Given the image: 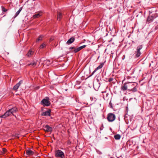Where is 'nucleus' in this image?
<instances>
[{"instance_id": "nucleus-21", "label": "nucleus", "mask_w": 158, "mask_h": 158, "mask_svg": "<svg viewBox=\"0 0 158 158\" xmlns=\"http://www.w3.org/2000/svg\"><path fill=\"white\" fill-rule=\"evenodd\" d=\"M7 150L4 148H2V153L3 154H5V153L7 152Z\"/></svg>"}, {"instance_id": "nucleus-29", "label": "nucleus", "mask_w": 158, "mask_h": 158, "mask_svg": "<svg viewBox=\"0 0 158 158\" xmlns=\"http://www.w3.org/2000/svg\"><path fill=\"white\" fill-rule=\"evenodd\" d=\"M75 49L74 47H71L69 48V49Z\"/></svg>"}, {"instance_id": "nucleus-1", "label": "nucleus", "mask_w": 158, "mask_h": 158, "mask_svg": "<svg viewBox=\"0 0 158 158\" xmlns=\"http://www.w3.org/2000/svg\"><path fill=\"white\" fill-rule=\"evenodd\" d=\"M138 85L137 83L128 81L122 85L121 89L123 91L127 90L129 91L135 92L137 91Z\"/></svg>"}, {"instance_id": "nucleus-20", "label": "nucleus", "mask_w": 158, "mask_h": 158, "mask_svg": "<svg viewBox=\"0 0 158 158\" xmlns=\"http://www.w3.org/2000/svg\"><path fill=\"white\" fill-rule=\"evenodd\" d=\"M43 38V35H40L38 39H36V41L38 42L39 41H40L42 40V38Z\"/></svg>"}, {"instance_id": "nucleus-18", "label": "nucleus", "mask_w": 158, "mask_h": 158, "mask_svg": "<svg viewBox=\"0 0 158 158\" xmlns=\"http://www.w3.org/2000/svg\"><path fill=\"white\" fill-rule=\"evenodd\" d=\"M153 18L152 16H149L148 18L147 21L149 23H150L153 21Z\"/></svg>"}, {"instance_id": "nucleus-27", "label": "nucleus", "mask_w": 158, "mask_h": 158, "mask_svg": "<svg viewBox=\"0 0 158 158\" xmlns=\"http://www.w3.org/2000/svg\"><path fill=\"white\" fill-rule=\"evenodd\" d=\"M104 127L103 124L100 127V131H102Z\"/></svg>"}, {"instance_id": "nucleus-16", "label": "nucleus", "mask_w": 158, "mask_h": 158, "mask_svg": "<svg viewBox=\"0 0 158 158\" xmlns=\"http://www.w3.org/2000/svg\"><path fill=\"white\" fill-rule=\"evenodd\" d=\"M36 64H37L36 61H32V62L31 63H30V64H27V65L28 66H29L30 65H31L33 67H35L36 65Z\"/></svg>"}, {"instance_id": "nucleus-6", "label": "nucleus", "mask_w": 158, "mask_h": 158, "mask_svg": "<svg viewBox=\"0 0 158 158\" xmlns=\"http://www.w3.org/2000/svg\"><path fill=\"white\" fill-rule=\"evenodd\" d=\"M10 111V110L6 111L4 114L0 116V118H6L10 116L11 114V112Z\"/></svg>"}, {"instance_id": "nucleus-24", "label": "nucleus", "mask_w": 158, "mask_h": 158, "mask_svg": "<svg viewBox=\"0 0 158 158\" xmlns=\"http://www.w3.org/2000/svg\"><path fill=\"white\" fill-rule=\"evenodd\" d=\"M2 11L3 12H5L7 11V10L4 7L2 6Z\"/></svg>"}, {"instance_id": "nucleus-22", "label": "nucleus", "mask_w": 158, "mask_h": 158, "mask_svg": "<svg viewBox=\"0 0 158 158\" xmlns=\"http://www.w3.org/2000/svg\"><path fill=\"white\" fill-rule=\"evenodd\" d=\"M46 44L44 43L42 44L40 46V49L43 48L44 47H46Z\"/></svg>"}, {"instance_id": "nucleus-9", "label": "nucleus", "mask_w": 158, "mask_h": 158, "mask_svg": "<svg viewBox=\"0 0 158 158\" xmlns=\"http://www.w3.org/2000/svg\"><path fill=\"white\" fill-rule=\"evenodd\" d=\"M23 81L21 80L19 82L17 83L16 85H15L13 87V89L14 90H16L17 89L19 86L21 85L23 83Z\"/></svg>"}, {"instance_id": "nucleus-5", "label": "nucleus", "mask_w": 158, "mask_h": 158, "mask_svg": "<svg viewBox=\"0 0 158 158\" xmlns=\"http://www.w3.org/2000/svg\"><path fill=\"white\" fill-rule=\"evenodd\" d=\"M142 45H139L137 47L136 51H135V56L136 57H139L141 55V53L140 50L142 48Z\"/></svg>"}, {"instance_id": "nucleus-28", "label": "nucleus", "mask_w": 158, "mask_h": 158, "mask_svg": "<svg viewBox=\"0 0 158 158\" xmlns=\"http://www.w3.org/2000/svg\"><path fill=\"white\" fill-rule=\"evenodd\" d=\"M113 80V78H109V79H108V81L109 82H111V81H112Z\"/></svg>"}, {"instance_id": "nucleus-25", "label": "nucleus", "mask_w": 158, "mask_h": 158, "mask_svg": "<svg viewBox=\"0 0 158 158\" xmlns=\"http://www.w3.org/2000/svg\"><path fill=\"white\" fill-rule=\"evenodd\" d=\"M79 51H80L78 48H75L74 49V52H75V53H77V52H79Z\"/></svg>"}, {"instance_id": "nucleus-23", "label": "nucleus", "mask_w": 158, "mask_h": 158, "mask_svg": "<svg viewBox=\"0 0 158 158\" xmlns=\"http://www.w3.org/2000/svg\"><path fill=\"white\" fill-rule=\"evenodd\" d=\"M86 47V45H83L82 46H80L79 47H78V48L79 50H81L83 48H85V47Z\"/></svg>"}, {"instance_id": "nucleus-4", "label": "nucleus", "mask_w": 158, "mask_h": 158, "mask_svg": "<svg viewBox=\"0 0 158 158\" xmlns=\"http://www.w3.org/2000/svg\"><path fill=\"white\" fill-rule=\"evenodd\" d=\"M49 98L46 97V99H43L41 102V104L44 106H49L50 105V102L49 100Z\"/></svg>"}, {"instance_id": "nucleus-31", "label": "nucleus", "mask_w": 158, "mask_h": 158, "mask_svg": "<svg viewBox=\"0 0 158 158\" xmlns=\"http://www.w3.org/2000/svg\"><path fill=\"white\" fill-rule=\"evenodd\" d=\"M52 40H53V39L52 38H50V41Z\"/></svg>"}, {"instance_id": "nucleus-10", "label": "nucleus", "mask_w": 158, "mask_h": 158, "mask_svg": "<svg viewBox=\"0 0 158 158\" xmlns=\"http://www.w3.org/2000/svg\"><path fill=\"white\" fill-rule=\"evenodd\" d=\"M51 110L48 109L47 111L42 113L41 115L42 116H49L50 115Z\"/></svg>"}, {"instance_id": "nucleus-8", "label": "nucleus", "mask_w": 158, "mask_h": 158, "mask_svg": "<svg viewBox=\"0 0 158 158\" xmlns=\"http://www.w3.org/2000/svg\"><path fill=\"white\" fill-rule=\"evenodd\" d=\"M104 64V63H101L100 64V65L98 67L95 69V70L93 72V73H92V74L89 76V77L93 75L94 74V73L98 70L99 69H101L102 67L103 66V65Z\"/></svg>"}, {"instance_id": "nucleus-26", "label": "nucleus", "mask_w": 158, "mask_h": 158, "mask_svg": "<svg viewBox=\"0 0 158 158\" xmlns=\"http://www.w3.org/2000/svg\"><path fill=\"white\" fill-rule=\"evenodd\" d=\"M20 12L19 11H18L15 14V16L14 17V18H16L19 14Z\"/></svg>"}, {"instance_id": "nucleus-13", "label": "nucleus", "mask_w": 158, "mask_h": 158, "mask_svg": "<svg viewBox=\"0 0 158 158\" xmlns=\"http://www.w3.org/2000/svg\"><path fill=\"white\" fill-rule=\"evenodd\" d=\"M42 15V13L41 12H39L38 13L35 14L33 15V17L34 19H36L39 18L40 16Z\"/></svg>"}, {"instance_id": "nucleus-15", "label": "nucleus", "mask_w": 158, "mask_h": 158, "mask_svg": "<svg viewBox=\"0 0 158 158\" xmlns=\"http://www.w3.org/2000/svg\"><path fill=\"white\" fill-rule=\"evenodd\" d=\"M62 14L60 12H58L57 14V19L59 21L62 18Z\"/></svg>"}, {"instance_id": "nucleus-32", "label": "nucleus", "mask_w": 158, "mask_h": 158, "mask_svg": "<svg viewBox=\"0 0 158 158\" xmlns=\"http://www.w3.org/2000/svg\"><path fill=\"white\" fill-rule=\"evenodd\" d=\"M108 95V94H106V96H107Z\"/></svg>"}, {"instance_id": "nucleus-12", "label": "nucleus", "mask_w": 158, "mask_h": 158, "mask_svg": "<svg viewBox=\"0 0 158 158\" xmlns=\"http://www.w3.org/2000/svg\"><path fill=\"white\" fill-rule=\"evenodd\" d=\"M26 153L28 156L32 155L34 154V152L30 149H28L26 150Z\"/></svg>"}, {"instance_id": "nucleus-14", "label": "nucleus", "mask_w": 158, "mask_h": 158, "mask_svg": "<svg viewBox=\"0 0 158 158\" xmlns=\"http://www.w3.org/2000/svg\"><path fill=\"white\" fill-rule=\"evenodd\" d=\"M34 54V52L31 49H30L27 53L26 56L28 57H31Z\"/></svg>"}, {"instance_id": "nucleus-19", "label": "nucleus", "mask_w": 158, "mask_h": 158, "mask_svg": "<svg viewBox=\"0 0 158 158\" xmlns=\"http://www.w3.org/2000/svg\"><path fill=\"white\" fill-rule=\"evenodd\" d=\"M114 138L115 139L118 140L121 138V135L119 134H117L114 135Z\"/></svg>"}, {"instance_id": "nucleus-17", "label": "nucleus", "mask_w": 158, "mask_h": 158, "mask_svg": "<svg viewBox=\"0 0 158 158\" xmlns=\"http://www.w3.org/2000/svg\"><path fill=\"white\" fill-rule=\"evenodd\" d=\"M10 111L11 112V114H13L14 113L16 112L17 110V108L15 107H13L11 109H9Z\"/></svg>"}, {"instance_id": "nucleus-3", "label": "nucleus", "mask_w": 158, "mask_h": 158, "mask_svg": "<svg viewBox=\"0 0 158 158\" xmlns=\"http://www.w3.org/2000/svg\"><path fill=\"white\" fill-rule=\"evenodd\" d=\"M115 116L114 114L109 113L107 115V119L109 122H112L115 120Z\"/></svg>"}, {"instance_id": "nucleus-30", "label": "nucleus", "mask_w": 158, "mask_h": 158, "mask_svg": "<svg viewBox=\"0 0 158 158\" xmlns=\"http://www.w3.org/2000/svg\"><path fill=\"white\" fill-rule=\"evenodd\" d=\"M22 7H21L19 8V10L18 11H19L20 12V11H21V10H22Z\"/></svg>"}, {"instance_id": "nucleus-7", "label": "nucleus", "mask_w": 158, "mask_h": 158, "mask_svg": "<svg viewBox=\"0 0 158 158\" xmlns=\"http://www.w3.org/2000/svg\"><path fill=\"white\" fill-rule=\"evenodd\" d=\"M44 130L47 132H51L52 130V128L48 125H47L44 127Z\"/></svg>"}, {"instance_id": "nucleus-2", "label": "nucleus", "mask_w": 158, "mask_h": 158, "mask_svg": "<svg viewBox=\"0 0 158 158\" xmlns=\"http://www.w3.org/2000/svg\"><path fill=\"white\" fill-rule=\"evenodd\" d=\"M55 156L56 157H59L61 158H65L64 152L61 150H58L55 151Z\"/></svg>"}, {"instance_id": "nucleus-11", "label": "nucleus", "mask_w": 158, "mask_h": 158, "mask_svg": "<svg viewBox=\"0 0 158 158\" xmlns=\"http://www.w3.org/2000/svg\"><path fill=\"white\" fill-rule=\"evenodd\" d=\"M75 40V38L72 37L70 39H69L66 42V44H69L73 43Z\"/></svg>"}]
</instances>
